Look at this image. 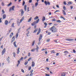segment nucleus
<instances>
[{
    "instance_id": "1",
    "label": "nucleus",
    "mask_w": 76,
    "mask_h": 76,
    "mask_svg": "<svg viewBox=\"0 0 76 76\" xmlns=\"http://www.w3.org/2000/svg\"><path fill=\"white\" fill-rule=\"evenodd\" d=\"M50 30L52 32H57V29L54 26H53L51 28H50Z\"/></svg>"
},
{
    "instance_id": "2",
    "label": "nucleus",
    "mask_w": 76,
    "mask_h": 76,
    "mask_svg": "<svg viewBox=\"0 0 76 76\" xmlns=\"http://www.w3.org/2000/svg\"><path fill=\"white\" fill-rule=\"evenodd\" d=\"M42 34L40 35L39 39V42L38 43V45H39V44H40V42L41 41V39H42Z\"/></svg>"
},
{
    "instance_id": "3",
    "label": "nucleus",
    "mask_w": 76,
    "mask_h": 76,
    "mask_svg": "<svg viewBox=\"0 0 76 76\" xmlns=\"http://www.w3.org/2000/svg\"><path fill=\"white\" fill-rule=\"evenodd\" d=\"M44 3L46 6H47V5H48V6H50V3L48 1H45Z\"/></svg>"
},
{
    "instance_id": "4",
    "label": "nucleus",
    "mask_w": 76,
    "mask_h": 76,
    "mask_svg": "<svg viewBox=\"0 0 76 76\" xmlns=\"http://www.w3.org/2000/svg\"><path fill=\"white\" fill-rule=\"evenodd\" d=\"M15 6H12V7L10 8L9 10L10 12L12 10L13 11V10H14V8H15Z\"/></svg>"
},
{
    "instance_id": "5",
    "label": "nucleus",
    "mask_w": 76,
    "mask_h": 76,
    "mask_svg": "<svg viewBox=\"0 0 76 76\" xmlns=\"http://www.w3.org/2000/svg\"><path fill=\"white\" fill-rule=\"evenodd\" d=\"M5 52H6V48H4L2 51V56H3L5 53Z\"/></svg>"
},
{
    "instance_id": "6",
    "label": "nucleus",
    "mask_w": 76,
    "mask_h": 76,
    "mask_svg": "<svg viewBox=\"0 0 76 76\" xmlns=\"http://www.w3.org/2000/svg\"><path fill=\"white\" fill-rule=\"evenodd\" d=\"M15 36H14L12 38V39L11 40V43H12L13 42L15 41Z\"/></svg>"
},
{
    "instance_id": "7",
    "label": "nucleus",
    "mask_w": 76,
    "mask_h": 76,
    "mask_svg": "<svg viewBox=\"0 0 76 76\" xmlns=\"http://www.w3.org/2000/svg\"><path fill=\"white\" fill-rule=\"evenodd\" d=\"M66 40L67 41H73L74 39H66Z\"/></svg>"
},
{
    "instance_id": "8",
    "label": "nucleus",
    "mask_w": 76,
    "mask_h": 76,
    "mask_svg": "<svg viewBox=\"0 0 76 76\" xmlns=\"http://www.w3.org/2000/svg\"><path fill=\"white\" fill-rule=\"evenodd\" d=\"M41 28H39V31L37 33V35H39V34H40V32H41Z\"/></svg>"
},
{
    "instance_id": "9",
    "label": "nucleus",
    "mask_w": 76,
    "mask_h": 76,
    "mask_svg": "<svg viewBox=\"0 0 76 76\" xmlns=\"http://www.w3.org/2000/svg\"><path fill=\"white\" fill-rule=\"evenodd\" d=\"M36 47H37V48H36L35 49V50H36L37 52H38V49H39V47H38V45H37L36 46Z\"/></svg>"
},
{
    "instance_id": "10",
    "label": "nucleus",
    "mask_w": 76,
    "mask_h": 76,
    "mask_svg": "<svg viewBox=\"0 0 76 76\" xmlns=\"http://www.w3.org/2000/svg\"><path fill=\"white\" fill-rule=\"evenodd\" d=\"M19 49H20V48H18L17 49V54H19V53H20V50H19Z\"/></svg>"
},
{
    "instance_id": "11",
    "label": "nucleus",
    "mask_w": 76,
    "mask_h": 76,
    "mask_svg": "<svg viewBox=\"0 0 76 76\" xmlns=\"http://www.w3.org/2000/svg\"><path fill=\"white\" fill-rule=\"evenodd\" d=\"M36 23L35 21H34L33 23H31L32 26H34V25H35V24H36Z\"/></svg>"
},
{
    "instance_id": "12",
    "label": "nucleus",
    "mask_w": 76,
    "mask_h": 76,
    "mask_svg": "<svg viewBox=\"0 0 76 76\" xmlns=\"http://www.w3.org/2000/svg\"><path fill=\"white\" fill-rule=\"evenodd\" d=\"M42 22H44V20H45V17L44 16H43L42 17Z\"/></svg>"
},
{
    "instance_id": "13",
    "label": "nucleus",
    "mask_w": 76,
    "mask_h": 76,
    "mask_svg": "<svg viewBox=\"0 0 76 76\" xmlns=\"http://www.w3.org/2000/svg\"><path fill=\"white\" fill-rule=\"evenodd\" d=\"M20 61H19H19H18V63L17 65V67H18V66H19V64H20Z\"/></svg>"
},
{
    "instance_id": "14",
    "label": "nucleus",
    "mask_w": 76,
    "mask_h": 76,
    "mask_svg": "<svg viewBox=\"0 0 76 76\" xmlns=\"http://www.w3.org/2000/svg\"><path fill=\"white\" fill-rule=\"evenodd\" d=\"M64 53L65 56H66V54H68V53H69V52H68V51H64Z\"/></svg>"
},
{
    "instance_id": "15",
    "label": "nucleus",
    "mask_w": 76,
    "mask_h": 76,
    "mask_svg": "<svg viewBox=\"0 0 76 76\" xmlns=\"http://www.w3.org/2000/svg\"><path fill=\"white\" fill-rule=\"evenodd\" d=\"M21 10H22L21 11V16H22V15H23V13H24V12L22 9Z\"/></svg>"
},
{
    "instance_id": "16",
    "label": "nucleus",
    "mask_w": 76,
    "mask_h": 76,
    "mask_svg": "<svg viewBox=\"0 0 76 76\" xmlns=\"http://www.w3.org/2000/svg\"><path fill=\"white\" fill-rule=\"evenodd\" d=\"M16 41L14 42H13V45L15 47H17V45H16Z\"/></svg>"
},
{
    "instance_id": "17",
    "label": "nucleus",
    "mask_w": 76,
    "mask_h": 76,
    "mask_svg": "<svg viewBox=\"0 0 76 76\" xmlns=\"http://www.w3.org/2000/svg\"><path fill=\"white\" fill-rule=\"evenodd\" d=\"M8 23H9V22L8 21L6 20L5 22V25H7L8 24Z\"/></svg>"
},
{
    "instance_id": "18",
    "label": "nucleus",
    "mask_w": 76,
    "mask_h": 76,
    "mask_svg": "<svg viewBox=\"0 0 76 76\" xmlns=\"http://www.w3.org/2000/svg\"><path fill=\"white\" fill-rule=\"evenodd\" d=\"M13 35V33L12 32L10 34V38H12Z\"/></svg>"
},
{
    "instance_id": "19",
    "label": "nucleus",
    "mask_w": 76,
    "mask_h": 76,
    "mask_svg": "<svg viewBox=\"0 0 76 76\" xmlns=\"http://www.w3.org/2000/svg\"><path fill=\"white\" fill-rule=\"evenodd\" d=\"M9 59H10V58L9 57H8V58H7V60L8 62V63H10V61H9Z\"/></svg>"
},
{
    "instance_id": "20",
    "label": "nucleus",
    "mask_w": 76,
    "mask_h": 76,
    "mask_svg": "<svg viewBox=\"0 0 76 76\" xmlns=\"http://www.w3.org/2000/svg\"><path fill=\"white\" fill-rule=\"evenodd\" d=\"M65 75H66V74H65V73H64V72H62L61 74V76H65Z\"/></svg>"
},
{
    "instance_id": "21",
    "label": "nucleus",
    "mask_w": 76,
    "mask_h": 76,
    "mask_svg": "<svg viewBox=\"0 0 76 76\" xmlns=\"http://www.w3.org/2000/svg\"><path fill=\"white\" fill-rule=\"evenodd\" d=\"M35 66V63L34 61H33L32 62V64L31 65L32 67H34Z\"/></svg>"
},
{
    "instance_id": "22",
    "label": "nucleus",
    "mask_w": 76,
    "mask_h": 76,
    "mask_svg": "<svg viewBox=\"0 0 76 76\" xmlns=\"http://www.w3.org/2000/svg\"><path fill=\"white\" fill-rule=\"evenodd\" d=\"M6 18V14L4 15H3V19H4Z\"/></svg>"
},
{
    "instance_id": "23",
    "label": "nucleus",
    "mask_w": 76,
    "mask_h": 76,
    "mask_svg": "<svg viewBox=\"0 0 76 76\" xmlns=\"http://www.w3.org/2000/svg\"><path fill=\"white\" fill-rule=\"evenodd\" d=\"M38 30V28L36 29L35 30H34V32H33V33H36L37 32V31Z\"/></svg>"
},
{
    "instance_id": "24",
    "label": "nucleus",
    "mask_w": 76,
    "mask_h": 76,
    "mask_svg": "<svg viewBox=\"0 0 76 76\" xmlns=\"http://www.w3.org/2000/svg\"><path fill=\"white\" fill-rule=\"evenodd\" d=\"M23 19H24V17H23L20 20V22H22V21H23Z\"/></svg>"
},
{
    "instance_id": "25",
    "label": "nucleus",
    "mask_w": 76,
    "mask_h": 76,
    "mask_svg": "<svg viewBox=\"0 0 76 76\" xmlns=\"http://www.w3.org/2000/svg\"><path fill=\"white\" fill-rule=\"evenodd\" d=\"M32 19V17H31L28 20V22H30L31 21V20Z\"/></svg>"
},
{
    "instance_id": "26",
    "label": "nucleus",
    "mask_w": 76,
    "mask_h": 76,
    "mask_svg": "<svg viewBox=\"0 0 76 76\" xmlns=\"http://www.w3.org/2000/svg\"><path fill=\"white\" fill-rule=\"evenodd\" d=\"M35 40L33 41V42L32 43V46H34V44H35Z\"/></svg>"
},
{
    "instance_id": "27",
    "label": "nucleus",
    "mask_w": 76,
    "mask_h": 76,
    "mask_svg": "<svg viewBox=\"0 0 76 76\" xmlns=\"http://www.w3.org/2000/svg\"><path fill=\"white\" fill-rule=\"evenodd\" d=\"M39 19H38L35 22H36V23H38V22H39Z\"/></svg>"
},
{
    "instance_id": "28",
    "label": "nucleus",
    "mask_w": 76,
    "mask_h": 76,
    "mask_svg": "<svg viewBox=\"0 0 76 76\" xmlns=\"http://www.w3.org/2000/svg\"><path fill=\"white\" fill-rule=\"evenodd\" d=\"M38 18H39L37 16L36 17H35L34 18V20H37V19H38Z\"/></svg>"
},
{
    "instance_id": "29",
    "label": "nucleus",
    "mask_w": 76,
    "mask_h": 76,
    "mask_svg": "<svg viewBox=\"0 0 76 76\" xmlns=\"http://www.w3.org/2000/svg\"><path fill=\"white\" fill-rule=\"evenodd\" d=\"M35 48H33V49H32L31 50V51L32 52H34V51H35Z\"/></svg>"
},
{
    "instance_id": "30",
    "label": "nucleus",
    "mask_w": 76,
    "mask_h": 76,
    "mask_svg": "<svg viewBox=\"0 0 76 76\" xmlns=\"http://www.w3.org/2000/svg\"><path fill=\"white\" fill-rule=\"evenodd\" d=\"M21 22H19V21H17V24L18 26H20V23Z\"/></svg>"
},
{
    "instance_id": "31",
    "label": "nucleus",
    "mask_w": 76,
    "mask_h": 76,
    "mask_svg": "<svg viewBox=\"0 0 76 76\" xmlns=\"http://www.w3.org/2000/svg\"><path fill=\"white\" fill-rule=\"evenodd\" d=\"M52 20L53 22V21L56 22V18H54V19H53Z\"/></svg>"
},
{
    "instance_id": "32",
    "label": "nucleus",
    "mask_w": 76,
    "mask_h": 76,
    "mask_svg": "<svg viewBox=\"0 0 76 76\" xmlns=\"http://www.w3.org/2000/svg\"><path fill=\"white\" fill-rule=\"evenodd\" d=\"M62 11L63 12V14H64V15H66V12H65V11H64V10H63Z\"/></svg>"
},
{
    "instance_id": "33",
    "label": "nucleus",
    "mask_w": 76,
    "mask_h": 76,
    "mask_svg": "<svg viewBox=\"0 0 76 76\" xmlns=\"http://www.w3.org/2000/svg\"><path fill=\"white\" fill-rule=\"evenodd\" d=\"M18 34L17 33L16 35H15V38H18Z\"/></svg>"
},
{
    "instance_id": "34",
    "label": "nucleus",
    "mask_w": 76,
    "mask_h": 76,
    "mask_svg": "<svg viewBox=\"0 0 76 76\" xmlns=\"http://www.w3.org/2000/svg\"><path fill=\"white\" fill-rule=\"evenodd\" d=\"M38 2L36 3L35 4V7H37V6H38Z\"/></svg>"
},
{
    "instance_id": "35",
    "label": "nucleus",
    "mask_w": 76,
    "mask_h": 76,
    "mask_svg": "<svg viewBox=\"0 0 76 76\" xmlns=\"http://www.w3.org/2000/svg\"><path fill=\"white\" fill-rule=\"evenodd\" d=\"M24 9L25 11H26V5L24 6Z\"/></svg>"
},
{
    "instance_id": "36",
    "label": "nucleus",
    "mask_w": 76,
    "mask_h": 76,
    "mask_svg": "<svg viewBox=\"0 0 76 76\" xmlns=\"http://www.w3.org/2000/svg\"><path fill=\"white\" fill-rule=\"evenodd\" d=\"M28 61H26L24 64L26 66L27 65V64H28Z\"/></svg>"
},
{
    "instance_id": "37",
    "label": "nucleus",
    "mask_w": 76,
    "mask_h": 76,
    "mask_svg": "<svg viewBox=\"0 0 76 76\" xmlns=\"http://www.w3.org/2000/svg\"><path fill=\"white\" fill-rule=\"evenodd\" d=\"M23 57H21V58L19 60V61H21V60H23Z\"/></svg>"
},
{
    "instance_id": "38",
    "label": "nucleus",
    "mask_w": 76,
    "mask_h": 76,
    "mask_svg": "<svg viewBox=\"0 0 76 76\" xmlns=\"http://www.w3.org/2000/svg\"><path fill=\"white\" fill-rule=\"evenodd\" d=\"M2 14H4V13H5V12H4V10H2Z\"/></svg>"
},
{
    "instance_id": "39",
    "label": "nucleus",
    "mask_w": 76,
    "mask_h": 76,
    "mask_svg": "<svg viewBox=\"0 0 76 76\" xmlns=\"http://www.w3.org/2000/svg\"><path fill=\"white\" fill-rule=\"evenodd\" d=\"M57 22H59V23H61V21L60 20H56Z\"/></svg>"
},
{
    "instance_id": "40",
    "label": "nucleus",
    "mask_w": 76,
    "mask_h": 76,
    "mask_svg": "<svg viewBox=\"0 0 76 76\" xmlns=\"http://www.w3.org/2000/svg\"><path fill=\"white\" fill-rule=\"evenodd\" d=\"M25 4V1H23V6H24Z\"/></svg>"
},
{
    "instance_id": "41",
    "label": "nucleus",
    "mask_w": 76,
    "mask_h": 76,
    "mask_svg": "<svg viewBox=\"0 0 76 76\" xmlns=\"http://www.w3.org/2000/svg\"><path fill=\"white\" fill-rule=\"evenodd\" d=\"M31 66H29L28 67V70L29 71V70H31Z\"/></svg>"
},
{
    "instance_id": "42",
    "label": "nucleus",
    "mask_w": 76,
    "mask_h": 76,
    "mask_svg": "<svg viewBox=\"0 0 76 76\" xmlns=\"http://www.w3.org/2000/svg\"><path fill=\"white\" fill-rule=\"evenodd\" d=\"M51 53H55V51H54V50H53L51 52Z\"/></svg>"
},
{
    "instance_id": "43",
    "label": "nucleus",
    "mask_w": 76,
    "mask_h": 76,
    "mask_svg": "<svg viewBox=\"0 0 76 76\" xmlns=\"http://www.w3.org/2000/svg\"><path fill=\"white\" fill-rule=\"evenodd\" d=\"M68 3L69 4H72V3L71 2H68Z\"/></svg>"
},
{
    "instance_id": "44",
    "label": "nucleus",
    "mask_w": 76,
    "mask_h": 76,
    "mask_svg": "<svg viewBox=\"0 0 76 76\" xmlns=\"http://www.w3.org/2000/svg\"><path fill=\"white\" fill-rule=\"evenodd\" d=\"M31 59H32V58H29L28 59V61H29L30 60H31Z\"/></svg>"
},
{
    "instance_id": "45",
    "label": "nucleus",
    "mask_w": 76,
    "mask_h": 76,
    "mask_svg": "<svg viewBox=\"0 0 76 76\" xmlns=\"http://www.w3.org/2000/svg\"><path fill=\"white\" fill-rule=\"evenodd\" d=\"M13 56L14 57H15V55H16V53H15L14 52L13 53Z\"/></svg>"
},
{
    "instance_id": "46",
    "label": "nucleus",
    "mask_w": 76,
    "mask_h": 76,
    "mask_svg": "<svg viewBox=\"0 0 76 76\" xmlns=\"http://www.w3.org/2000/svg\"><path fill=\"white\" fill-rule=\"evenodd\" d=\"M12 2L10 3L8 5V6H10L11 4H12Z\"/></svg>"
},
{
    "instance_id": "47",
    "label": "nucleus",
    "mask_w": 76,
    "mask_h": 76,
    "mask_svg": "<svg viewBox=\"0 0 76 76\" xmlns=\"http://www.w3.org/2000/svg\"><path fill=\"white\" fill-rule=\"evenodd\" d=\"M15 23H13L12 24V27H14V25Z\"/></svg>"
},
{
    "instance_id": "48",
    "label": "nucleus",
    "mask_w": 76,
    "mask_h": 76,
    "mask_svg": "<svg viewBox=\"0 0 76 76\" xmlns=\"http://www.w3.org/2000/svg\"><path fill=\"white\" fill-rule=\"evenodd\" d=\"M28 57H30V56H31V53H28Z\"/></svg>"
},
{
    "instance_id": "49",
    "label": "nucleus",
    "mask_w": 76,
    "mask_h": 76,
    "mask_svg": "<svg viewBox=\"0 0 76 76\" xmlns=\"http://www.w3.org/2000/svg\"><path fill=\"white\" fill-rule=\"evenodd\" d=\"M44 25H45V26H47V23H44Z\"/></svg>"
},
{
    "instance_id": "50",
    "label": "nucleus",
    "mask_w": 76,
    "mask_h": 76,
    "mask_svg": "<svg viewBox=\"0 0 76 76\" xmlns=\"http://www.w3.org/2000/svg\"><path fill=\"white\" fill-rule=\"evenodd\" d=\"M1 4H2V5L3 6H4V3H3V2H2V3H1Z\"/></svg>"
},
{
    "instance_id": "51",
    "label": "nucleus",
    "mask_w": 76,
    "mask_h": 76,
    "mask_svg": "<svg viewBox=\"0 0 76 76\" xmlns=\"http://www.w3.org/2000/svg\"><path fill=\"white\" fill-rule=\"evenodd\" d=\"M58 55H59V53H57L56 55V56H58Z\"/></svg>"
},
{
    "instance_id": "52",
    "label": "nucleus",
    "mask_w": 76,
    "mask_h": 76,
    "mask_svg": "<svg viewBox=\"0 0 76 76\" xmlns=\"http://www.w3.org/2000/svg\"><path fill=\"white\" fill-rule=\"evenodd\" d=\"M29 34V31H28V32L26 33V35H28Z\"/></svg>"
},
{
    "instance_id": "53",
    "label": "nucleus",
    "mask_w": 76,
    "mask_h": 76,
    "mask_svg": "<svg viewBox=\"0 0 76 76\" xmlns=\"http://www.w3.org/2000/svg\"><path fill=\"white\" fill-rule=\"evenodd\" d=\"M56 7H58V8H59V6H58V5L57 4V5H56Z\"/></svg>"
},
{
    "instance_id": "54",
    "label": "nucleus",
    "mask_w": 76,
    "mask_h": 76,
    "mask_svg": "<svg viewBox=\"0 0 76 76\" xmlns=\"http://www.w3.org/2000/svg\"><path fill=\"white\" fill-rule=\"evenodd\" d=\"M46 76H50V75L46 74L45 75Z\"/></svg>"
},
{
    "instance_id": "55",
    "label": "nucleus",
    "mask_w": 76,
    "mask_h": 76,
    "mask_svg": "<svg viewBox=\"0 0 76 76\" xmlns=\"http://www.w3.org/2000/svg\"><path fill=\"white\" fill-rule=\"evenodd\" d=\"M50 41V39H48L47 40L46 42H49Z\"/></svg>"
},
{
    "instance_id": "56",
    "label": "nucleus",
    "mask_w": 76,
    "mask_h": 76,
    "mask_svg": "<svg viewBox=\"0 0 76 76\" xmlns=\"http://www.w3.org/2000/svg\"><path fill=\"white\" fill-rule=\"evenodd\" d=\"M21 72H23V73H24V70H23V69H21Z\"/></svg>"
},
{
    "instance_id": "57",
    "label": "nucleus",
    "mask_w": 76,
    "mask_h": 76,
    "mask_svg": "<svg viewBox=\"0 0 76 76\" xmlns=\"http://www.w3.org/2000/svg\"><path fill=\"white\" fill-rule=\"evenodd\" d=\"M34 72V70H31V73H32V72Z\"/></svg>"
},
{
    "instance_id": "58",
    "label": "nucleus",
    "mask_w": 76,
    "mask_h": 76,
    "mask_svg": "<svg viewBox=\"0 0 76 76\" xmlns=\"http://www.w3.org/2000/svg\"><path fill=\"white\" fill-rule=\"evenodd\" d=\"M32 75H33V73H31L30 75V76H32Z\"/></svg>"
},
{
    "instance_id": "59",
    "label": "nucleus",
    "mask_w": 76,
    "mask_h": 76,
    "mask_svg": "<svg viewBox=\"0 0 76 76\" xmlns=\"http://www.w3.org/2000/svg\"><path fill=\"white\" fill-rule=\"evenodd\" d=\"M1 19H2V18H0V23H1Z\"/></svg>"
},
{
    "instance_id": "60",
    "label": "nucleus",
    "mask_w": 76,
    "mask_h": 76,
    "mask_svg": "<svg viewBox=\"0 0 76 76\" xmlns=\"http://www.w3.org/2000/svg\"><path fill=\"white\" fill-rule=\"evenodd\" d=\"M64 4H65V5H66V4H67L66 2L65 1L64 2Z\"/></svg>"
},
{
    "instance_id": "61",
    "label": "nucleus",
    "mask_w": 76,
    "mask_h": 76,
    "mask_svg": "<svg viewBox=\"0 0 76 76\" xmlns=\"http://www.w3.org/2000/svg\"><path fill=\"white\" fill-rule=\"evenodd\" d=\"M31 29V27H29L28 29H27V31H28V30H29Z\"/></svg>"
},
{
    "instance_id": "62",
    "label": "nucleus",
    "mask_w": 76,
    "mask_h": 76,
    "mask_svg": "<svg viewBox=\"0 0 76 76\" xmlns=\"http://www.w3.org/2000/svg\"><path fill=\"white\" fill-rule=\"evenodd\" d=\"M63 9H64V10H66V8L65 7H63Z\"/></svg>"
},
{
    "instance_id": "63",
    "label": "nucleus",
    "mask_w": 76,
    "mask_h": 76,
    "mask_svg": "<svg viewBox=\"0 0 76 76\" xmlns=\"http://www.w3.org/2000/svg\"><path fill=\"white\" fill-rule=\"evenodd\" d=\"M73 53H75L76 51H75V50H73Z\"/></svg>"
},
{
    "instance_id": "64",
    "label": "nucleus",
    "mask_w": 76,
    "mask_h": 76,
    "mask_svg": "<svg viewBox=\"0 0 76 76\" xmlns=\"http://www.w3.org/2000/svg\"><path fill=\"white\" fill-rule=\"evenodd\" d=\"M71 9H73V6H71Z\"/></svg>"
}]
</instances>
